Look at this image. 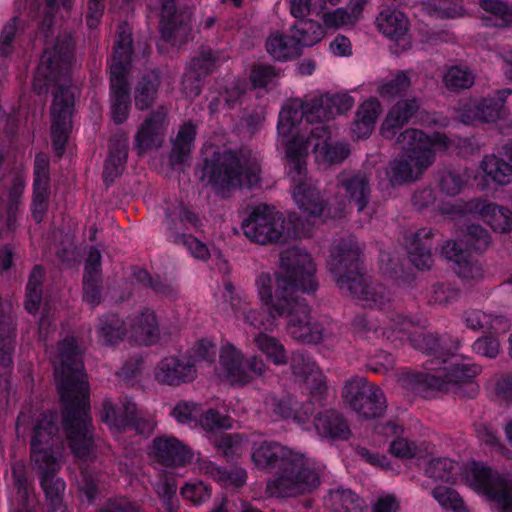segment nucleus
<instances>
[{"label":"nucleus","mask_w":512,"mask_h":512,"mask_svg":"<svg viewBox=\"0 0 512 512\" xmlns=\"http://www.w3.org/2000/svg\"><path fill=\"white\" fill-rule=\"evenodd\" d=\"M57 422L56 411L43 413L34 426L30 443L31 463L40 474V486L52 511L62 507V496L66 488L64 480L56 477L65 450Z\"/></svg>","instance_id":"obj_7"},{"label":"nucleus","mask_w":512,"mask_h":512,"mask_svg":"<svg viewBox=\"0 0 512 512\" xmlns=\"http://www.w3.org/2000/svg\"><path fill=\"white\" fill-rule=\"evenodd\" d=\"M403 155L391 161L386 174L391 185H402L416 181L434 163L436 152L446 151L452 141L446 134H427L416 128H409L397 137Z\"/></svg>","instance_id":"obj_10"},{"label":"nucleus","mask_w":512,"mask_h":512,"mask_svg":"<svg viewBox=\"0 0 512 512\" xmlns=\"http://www.w3.org/2000/svg\"><path fill=\"white\" fill-rule=\"evenodd\" d=\"M458 470L457 462L449 458H436L428 463L425 474L435 481L454 482Z\"/></svg>","instance_id":"obj_52"},{"label":"nucleus","mask_w":512,"mask_h":512,"mask_svg":"<svg viewBox=\"0 0 512 512\" xmlns=\"http://www.w3.org/2000/svg\"><path fill=\"white\" fill-rule=\"evenodd\" d=\"M164 211L166 237L175 244L185 246L194 258L207 260L210 256L208 246L194 236L185 233L189 229H199L200 220L197 215L179 200L167 203Z\"/></svg>","instance_id":"obj_16"},{"label":"nucleus","mask_w":512,"mask_h":512,"mask_svg":"<svg viewBox=\"0 0 512 512\" xmlns=\"http://www.w3.org/2000/svg\"><path fill=\"white\" fill-rule=\"evenodd\" d=\"M203 175L223 198L236 188L256 186L260 181V165L248 149H218L205 158Z\"/></svg>","instance_id":"obj_11"},{"label":"nucleus","mask_w":512,"mask_h":512,"mask_svg":"<svg viewBox=\"0 0 512 512\" xmlns=\"http://www.w3.org/2000/svg\"><path fill=\"white\" fill-rule=\"evenodd\" d=\"M132 30L123 22L119 24L110 63V112L116 124L124 123L130 112V87L128 71L132 56Z\"/></svg>","instance_id":"obj_13"},{"label":"nucleus","mask_w":512,"mask_h":512,"mask_svg":"<svg viewBox=\"0 0 512 512\" xmlns=\"http://www.w3.org/2000/svg\"><path fill=\"white\" fill-rule=\"evenodd\" d=\"M469 485L493 501L499 512H512V478L505 477L479 463L468 471Z\"/></svg>","instance_id":"obj_20"},{"label":"nucleus","mask_w":512,"mask_h":512,"mask_svg":"<svg viewBox=\"0 0 512 512\" xmlns=\"http://www.w3.org/2000/svg\"><path fill=\"white\" fill-rule=\"evenodd\" d=\"M419 108V100L415 97L397 101L389 109L381 125V135L386 139L394 138L398 131L414 117Z\"/></svg>","instance_id":"obj_35"},{"label":"nucleus","mask_w":512,"mask_h":512,"mask_svg":"<svg viewBox=\"0 0 512 512\" xmlns=\"http://www.w3.org/2000/svg\"><path fill=\"white\" fill-rule=\"evenodd\" d=\"M280 74L273 66L259 64L252 68L250 81L254 88H266L274 85Z\"/></svg>","instance_id":"obj_60"},{"label":"nucleus","mask_w":512,"mask_h":512,"mask_svg":"<svg viewBox=\"0 0 512 512\" xmlns=\"http://www.w3.org/2000/svg\"><path fill=\"white\" fill-rule=\"evenodd\" d=\"M290 366L293 375L306 385L310 402L317 406L325 405L328 387L326 378L316 362L306 353L297 351L291 356Z\"/></svg>","instance_id":"obj_24"},{"label":"nucleus","mask_w":512,"mask_h":512,"mask_svg":"<svg viewBox=\"0 0 512 512\" xmlns=\"http://www.w3.org/2000/svg\"><path fill=\"white\" fill-rule=\"evenodd\" d=\"M266 50L271 57L278 61H287L300 54L297 41L292 35L272 33L266 41Z\"/></svg>","instance_id":"obj_48"},{"label":"nucleus","mask_w":512,"mask_h":512,"mask_svg":"<svg viewBox=\"0 0 512 512\" xmlns=\"http://www.w3.org/2000/svg\"><path fill=\"white\" fill-rule=\"evenodd\" d=\"M344 402L359 417L371 419L381 416L387 407L385 395L380 387L360 376L347 380L342 391Z\"/></svg>","instance_id":"obj_19"},{"label":"nucleus","mask_w":512,"mask_h":512,"mask_svg":"<svg viewBox=\"0 0 512 512\" xmlns=\"http://www.w3.org/2000/svg\"><path fill=\"white\" fill-rule=\"evenodd\" d=\"M314 427L321 438L328 440H347L351 434L347 420L334 409L318 413L314 418Z\"/></svg>","instance_id":"obj_38"},{"label":"nucleus","mask_w":512,"mask_h":512,"mask_svg":"<svg viewBox=\"0 0 512 512\" xmlns=\"http://www.w3.org/2000/svg\"><path fill=\"white\" fill-rule=\"evenodd\" d=\"M197 470L220 484L222 487H240L247 480V472L241 467L227 470L207 458L196 460Z\"/></svg>","instance_id":"obj_39"},{"label":"nucleus","mask_w":512,"mask_h":512,"mask_svg":"<svg viewBox=\"0 0 512 512\" xmlns=\"http://www.w3.org/2000/svg\"><path fill=\"white\" fill-rule=\"evenodd\" d=\"M216 346L208 339H201L197 341L193 347L188 350V361H191L196 368L203 366H211L216 357Z\"/></svg>","instance_id":"obj_53"},{"label":"nucleus","mask_w":512,"mask_h":512,"mask_svg":"<svg viewBox=\"0 0 512 512\" xmlns=\"http://www.w3.org/2000/svg\"><path fill=\"white\" fill-rule=\"evenodd\" d=\"M55 326L45 307L39 321V338L54 366V376L62 403V423L72 454L83 461L93 458V426L90 417L89 383L82 353L74 337L64 338L55 351L47 342Z\"/></svg>","instance_id":"obj_2"},{"label":"nucleus","mask_w":512,"mask_h":512,"mask_svg":"<svg viewBox=\"0 0 512 512\" xmlns=\"http://www.w3.org/2000/svg\"><path fill=\"white\" fill-rule=\"evenodd\" d=\"M241 229L248 240L263 246L284 243L290 237L283 213L265 203L251 209Z\"/></svg>","instance_id":"obj_15"},{"label":"nucleus","mask_w":512,"mask_h":512,"mask_svg":"<svg viewBox=\"0 0 512 512\" xmlns=\"http://www.w3.org/2000/svg\"><path fill=\"white\" fill-rule=\"evenodd\" d=\"M432 496L439 505L453 512H469L460 495L453 489L447 487H436L432 490Z\"/></svg>","instance_id":"obj_56"},{"label":"nucleus","mask_w":512,"mask_h":512,"mask_svg":"<svg viewBox=\"0 0 512 512\" xmlns=\"http://www.w3.org/2000/svg\"><path fill=\"white\" fill-rule=\"evenodd\" d=\"M308 149L312 147L315 161L321 165H332L343 162L350 154V147L343 141H331V133L327 125L315 126L307 136Z\"/></svg>","instance_id":"obj_26"},{"label":"nucleus","mask_w":512,"mask_h":512,"mask_svg":"<svg viewBox=\"0 0 512 512\" xmlns=\"http://www.w3.org/2000/svg\"><path fill=\"white\" fill-rule=\"evenodd\" d=\"M291 35L298 47H310L319 43L326 34L323 26L312 19L301 18L291 27Z\"/></svg>","instance_id":"obj_46"},{"label":"nucleus","mask_w":512,"mask_h":512,"mask_svg":"<svg viewBox=\"0 0 512 512\" xmlns=\"http://www.w3.org/2000/svg\"><path fill=\"white\" fill-rule=\"evenodd\" d=\"M233 294L234 288L232 284L226 283L225 297L230 298L231 308L236 317L242 316L246 324L259 330V332H273L276 327L275 317L278 316V314L273 311L269 305H267V307L270 309V313L267 314L260 310L251 309L249 303L239 297H235ZM261 303L266 306L262 301Z\"/></svg>","instance_id":"obj_32"},{"label":"nucleus","mask_w":512,"mask_h":512,"mask_svg":"<svg viewBox=\"0 0 512 512\" xmlns=\"http://www.w3.org/2000/svg\"><path fill=\"white\" fill-rule=\"evenodd\" d=\"M281 271L273 278L268 272H261L255 281L257 294L264 304L269 305L278 316H287V332L296 341L316 344L333 332V327L324 328L312 321L310 309L300 294L315 293L318 282L315 278L316 265L311 255L299 247H291L280 254Z\"/></svg>","instance_id":"obj_1"},{"label":"nucleus","mask_w":512,"mask_h":512,"mask_svg":"<svg viewBox=\"0 0 512 512\" xmlns=\"http://www.w3.org/2000/svg\"><path fill=\"white\" fill-rule=\"evenodd\" d=\"M511 94L512 89L506 88L498 90L493 98L461 100L457 108L458 118L464 124L495 122L506 114L505 100Z\"/></svg>","instance_id":"obj_23"},{"label":"nucleus","mask_w":512,"mask_h":512,"mask_svg":"<svg viewBox=\"0 0 512 512\" xmlns=\"http://www.w3.org/2000/svg\"><path fill=\"white\" fill-rule=\"evenodd\" d=\"M473 351L487 358H496L500 352V342L496 336L487 335L478 338L472 345Z\"/></svg>","instance_id":"obj_64"},{"label":"nucleus","mask_w":512,"mask_h":512,"mask_svg":"<svg viewBox=\"0 0 512 512\" xmlns=\"http://www.w3.org/2000/svg\"><path fill=\"white\" fill-rule=\"evenodd\" d=\"M376 27L386 38L397 43L400 50L411 46L409 35V20L406 15L396 8H386L379 12L375 21Z\"/></svg>","instance_id":"obj_31"},{"label":"nucleus","mask_w":512,"mask_h":512,"mask_svg":"<svg viewBox=\"0 0 512 512\" xmlns=\"http://www.w3.org/2000/svg\"><path fill=\"white\" fill-rule=\"evenodd\" d=\"M182 497L193 505H201L210 499L212 494L211 487L200 480L187 482L181 489Z\"/></svg>","instance_id":"obj_57"},{"label":"nucleus","mask_w":512,"mask_h":512,"mask_svg":"<svg viewBox=\"0 0 512 512\" xmlns=\"http://www.w3.org/2000/svg\"><path fill=\"white\" fill-rule=\"evenodd\" d=\"M410 74L409 70H399L389 78L375 80L373 83L376 86V92L386 101L405 96L411 88Z\"/></svg>","instance_id":"obj_41"},{"label":"nucleus","mask_w":512,"mask_h":512,"mask_svg":"<svg viewBox=\"0 0 512 512\" xmlns=\"http://www.w3.org/2000/svg\"><path fill=\"white\" fill-rule=\"evenodd\" d=\"M472 178V171L457 165L445 167L438 174L440 190L448 196L458 195Z\"/></svg>","instance_id":"obj_43"},{"label":"nucleus","mask_w":512,"mask_h":512,"mask_svg":"<svg viewBox=\"0 0 512 512\" xmlns=\"http://www.w3.org/2000/svg\"><path fill=\"white\" fill-rule=\"evenodd\" d=\"M269 367L258 355L246 358L244 353L230 342L221 345L219 351V375L236 386H246L255 378L264 377Z\"/></svg>","instance_id":"obj_17"},{"label":"nucleus","mask_w":512,"mask_h":512,"mask_svg":"<svg viewBox=\"0 0 512 512\" xmlns=\"http://www.w3.org/2000/svg\"><path fill=\"white\" fill-rule=\"evenodd\" d=\"M200 411L201 407L198 403L183 400L174 406L171 414L178 423L197 427Z\"/></svg>","instance_id":"obj_59"},{"label":"nucleus","mask_w":512,"mask_h":512,"mask_svg":"<svg viewBox=\"0 0 512 512\" xmlns=\"http://www.w3.org/2000/svg\"><path fill=\"white\" fill-rule=\"evenodd\" d=\"M168 127L167 110L160 107L152 112L139 126L134 148L139 155L161 146Z\"/></svg>","instance_id":"obj_29"},{"label":"nucleus","mask_w":512,"mask_h":512,"mask_svg":"<svg viewBox=\"0 0 512 512\" xmlns=\"http://www.w3.org/2000/svg\"><path fill=\"white\" fill-rule=\"evenodd\" d=\"M120 404V407H116L110 400L103 402L101 420L110 429L119 432L131 428L140 435H149L153 432L155 420L151 416H139L137 407L131 399L125 397Z\"/></svg>","instance_id":"obj_21"},{"label":"nucleus","mask_w":512,"mask_h":512,"mask_svg":"<svg viewBox=\"0 0 512 512\" xmlns=\"http://www.w3.org/2000/svg\"><path fill=\"white\" fill-rule=\"evenodd\" d=\"M374 318L371 314L357 315L352 322L355 332L374 331L377 335H381L391 342H409L412 345V339H417L424 328L400 314L389 317V323L383 327Z\"/></svg>","instance_id":"obj_22"},{"label":"nucleus","mask_w":512,"mask_h":512,"mask_svg":"<svg viewBox=\"0 0 512 512\" xmlns=\"http://www.w3.org/2000/svg\"><path fill=\"white\" fill-rule=\"evenodd\" d=\"M245 443L247 437L243 434H222L214 441V446L221 450L225 457H231L237 454Z\"/></svg>","instance_id":"obj_61"},{"label":"nucleus","mask_w":512,"mask_h":512,"mask_svg":"<svg viewBox=\"0 0 512 512\" xmlns=\"http://www.w3.org/2000/svg\"><path fill=\"white\" fill-rule=\"evenodd\" d=\"M128 157V136L125 133L115 135L109 145L108 157L105 161L103 178L110 185L124 171Z\"/></svg>","instance_id":"obj_40"},{"label":"nucleus","mask_w":512,"mask_h":512,"mask_svg":"<svg viewBox=\"0 0 512 512\" xmlns=\"http://www.w3.org/2000/svg\"><path fill=\"white\" fill-rule=\"evenodd\" d=\"M412 347L433 358L425 363L426 372L402 371L397 381L403 389L421 397L429 398L434 391L469 382L481 372L469 357L447 352L436 335L426 334L423 329L417 339H412Z\"/></svg>","instance_id":"obj_5"},{"label":"nucleus","mask_w":512,"mask_h":512,"mask_svg":"<svg viewBox=\"0 0 512 512\" xmlns=\"http://www.w3.org/2000/svg\"><path fill=\"white\" fill-rule=\"evenodd\" d=\"M483 10L481 21L487 27H506L512 25V6L502 0H481Z\"/></svg>","instance_id":"obj_45"},{"label":"nucleus","mask_w":512,"mask_h":512,"mask_svg":"<svg viewBox=\"0 0 512 512\" xmlns=\"http://www.w3.org/2000/svg\"><path fill=\"white\" fill-rule=\"evenodd\" d=\"M151 455L160 464L180 467L190 463L194 452L174 436L156 437L152 442Z\"/></svg>","instance_id":"obj_30"},{"label":"nucleus","mask_w":512,"mask_h":512,"mask_svg":"<svg viewBox=\"0 0 512 512\" xmlns=\"http://www.w3.org/2000/svg\"><path fill=\"white\" fill-rule=\"evenodd\" d=\"M45 277L44 269L37 265L31 271L26 287L25 309L30 314H36L42 299V282Z\"/></svg>","instance_id":"obj_51"},{"label":"nucleus","mask_w":512,"mask_h":512,"mask_svg":"<svg viewBox=\"0 0 512 512\" xmlns=\"http://www.w3.org/2000/svg\"><path fill=\"white\" fill-rule=\"evenodd\" d=\"M431 236V229L422 228L405 237L409 260L418 270H428L433 264Z\"/></svg>","instance_id":"obj_36"},{"label":"nucleus","mask_w":512,"mask_h":512,"mask_svg":"<svg viewBox=\"0 0 512 512\" xmlns=\"http://www.w3.org/2000/svg\"><path fill=\"white\" fill-rule=\"evenodd\" d=\"M12 303L0 300V388H9L12 372V352L15 338V325L11 316Z\"/></svg>","instance_id":"obj_28"},{"label":"nucleus","mask_w":512,"mask_h":512,"mask_svg":"<svg viewBox=\"0 0 512 512\" xmlns=\"http://www.w3.org/2000/svg\"><path fill=\"white\" fill-rule=\"evenodd\" d=\"M325 506L333 512H357L361 508L360 498L346 488L331 489L324 500Z\"/></svg>","instance_id":"obj_49"},{"label":"nucleus","mask_w":512,"mask_h":512,"mask_svg":"<svg viewBox=\"0 0 512 512\" xmlns=\"http://www.w3.org/2000/svg\"><path fill=\"white\" fill-rule=\"evenodd\" d=\"M438 211L451 218L478 215L490 228L498 233H508L512 229V211L506 207L474 198L467 202L457 201L437 206Z\"/></svg>","instance_id":"obj_18"},{"label":"nucleus","mask_w":512,"mask_h":512,"mask_svg":"<svg viewBox=\"0 0 512 512\" xmlns=\"http://www.w3.org/2000/svg\"><path fill=\"white\" fill-rule=\"evenodd\" d=\"M154 487L157 495L162 499L166 511L177 512L178 505L175 502L177 485L174 478L170 476H163Z\"/></svg>","instance_id":"obj_58"},{"label":"nucleus","mask_w":512,"mask_h":512,"mask_svg":"<svg viewBox=\"0 0 512 512\" xmlns=\"http://www.w3.org/2000/svg\"><path fill=\"white\" fill-rule=\"evenodd\" d=\"M160 85L159 73L151 70L144 74L134 91L135 106L138 110L148 109L155 101Z\"/></svg>","instance_id":"obj_47"},{"label":"nucleus","mask_w":512,"mask_h":512,"mask_svg":"<svg viewBox=\"0 0 512 512\" xmlns=\"http://www.w3.org/2000/svg\"><path fill=\"white\" fill-rule=\"evenodd\" d=\"M268 333L265 331L255 334L253 336V344L274 365H286L288 363V355L284 344L280 339Z\"/></svg>","instance_id":"obj_44"},{"label":"nucleus","mask_w":512,"mask_h":512,"mask_svg":"<svg viewBox=\"0 0 512 512\" xmlns=\"http://www.w3.org/2000/svg\"><path fill=\"white\" fill-rule=\"evenodd\" d=\"M191 14L177 11L175 0H161L160 34L172 46L186 43L191 33Z\"/></svg>","instance_id":"obj_25"},{"label":"nucleus","mask_w":512,"mask_h":512,"mask_svg":"<svg viewBox=\"0 0 512 512\" xmlns=\"http://www.w3.org/2000/svg\"><path fill=\"white\" fill-rule=\"evenodd\" d=\"M365 5V0H350L344 7L321 11L323 28L338 30L354 26L362 18Z\"/></svg>","instance_id":"obj_37"},{"label":"nucleus","mask_w":512,"mask_h":512,"mask_svg":"<svg viewBox=\"0 0 512 512\" xmlns=\"http://www.w3.org/2000/svg\"><path fill=\"white\" fill-rule=\"evenodd\" d=\"M154 380L161 385L178 387L197 378L195 365L187 357L169 355L163 357L153 369Z\"/></svg>","instance_id":"obj_27"},{"label":"nucleus","mask_w":512,"mask_h":512,"mask_svg":"<svg viewBox=\"0 0 512 512\" xmlns=\"http://www.w3.org/2000/svg\"><path fill=\"white\" fill-rule=\"evenodd\" d=\"M252 461L260 469H279L277 477L267 483L270 496L294 497L320 484L319 473L303 455L277 442L264 441L255 446Z\"/></svg>","instance_id":"obj_6"},{"label":"nucleus","mask_w":512,"mask_h":512,"mask_svg":"<svg viewBox=\"0 0 512 512\" xmlns=\"http://www.w3.org/2000/svg\"><path fill=\"white\" fill-rule=\"evenodd\" d=\"M307 150L301 143L292 141L287 144V175L291 182V194L297 207L304 213L315 217L341 218L347 212L352 201L362 211L370 197V185L366 175L361 172L343 171L337 176L338 187L345 196L335 207L326 206L317 187V182L308 176Z\"/></svg>","instance_id":"obj_3"},{"label":"nucleus","mask_w":512,"mask_h":512,"mask_svg":"<svg viewBox=\"0 0 512 512\" xmlns=\"http://www.w3.org/2000/svg\"><path fill=\"white\" fill-rule=\"evenodd\" d=\"M97 339L105 346H115L126 339L130 343L141 346L155 345L160 339V327L155 312L144 308L122 320L116 314H108L99 318Z\"/></svg>","instance_id":"obj_12"},{"label":"nucleus","mask_w":512,"mask_h":512,"mask_svg":"<svg viewBox=\"0 0 512 512\" xmlns=\"http://www.w3.org/2000/svg\"><path fill=\"white\" fill-rule=\"evenodd\" d=\"M427 12L440 19L458 18L463 15V8L458 0H429Z\"/></svg>","instance_id":"obj_55"},{"label":"nucleus","mask_w":512,"mask_h":512,"mask_svg":"<svg viewBox=\"0 0 512 512\" xmlns=\"http://www.w3.org/2000/svg\"><path fill=\"white\" fill-rule=\"evenodd\" d=\"M73 39L70 34L58 36L52 47H46L33 79V90L41 95L50 86L58 89L51 106V136L54 150L61 156L65 150L72 128V108L74 92L65 83L73 59Z\"/></svg>","instance_id":"obj_4"},{"label":"nucleus","mask_w":512,"mask_h":512,"mask_svg":"<svg viewBox=\"0 0 512 512\" xmlns=\"http://www.w3.org/2000/svg\"><path fill=\"white\" fill-rule=\"evenodd\" d=\"M354 106V99L347 93L320 94L306 97L305 100L291 99L279 112L277 123L278 140L287 152V144L292 141L301 143L308 151L307 124L325 125L324 122L349 111Z\"/></svg>","instance_id":"obj_8"},{"label":"nucleus","mask_w":512,"mask_h":512,"mask_svg":"<svg viewBox=\"0 0 512 512\" xmlns=\"http://www.w3.org/2000/svg\"><path fill=\"white\" fill-rule=\"evenodd\" d=\"M475 81V75L466 65H452L446 69L442 82L449 91L458 92L469 89Z\"/></svg>","instance_id":"obj_50"},{"label":"nucleus","mask_w":512,"mask_h":512,"mask_svg":"<svg viewBox=\"0 0 512 512\" xmlns=\"http://www.w3.org/2000/svg\"><path fill=\"white\" fill-rule=\"evenodd\" d=\"M217 57L210 50H202L194 57L187 70L193 71L198 77L204 78L216 67Z\"/></svg>","instance_id":"obj_62"},{"label":"nucleus","mask_w":512,"mask_h":512,"mask_svg":"<svg viewBox=\"0 0 512 512\" xmlns=\"http://www.w3.org/2000/svg\"><path fill=\"white\" fill-rule=\"evenodd\" d=\"M50 190L47 187H33L31 212L36 222H41L48 208Z\"/></svg>","instance_id":"obj_63"},{"label":"nucleus","mask_w":512,"mask_h":512,"mask_svg":"<svg viewBox=\"0 0 512 512\" xmlns=\"http://www.w3.org/2000/svg\"><path fill=\"white\" fill-rule=\"evenodd\" d=\"M196 134L197 126L191 121L184 123L179 128L176 137L172 140L170 162L173 167L185 163L189 158Z\"/></svg>","instance_id":"obj_42"},{"label":"nucleus","mask_w":512,"mask_h":512,"mask_svg":"<svg viewBox=\"0 0 512 512\" xmlns=\"http://www.w3.org/2000/svg\"><path fill=\"white\" fill-rule=\"evenodd\" d=\"M486 182L507 185L512 182V143L503 146L499 155L488 154L479 165Z\"/></svg>","instance_id":"obj_34"},{"label":"nucleus","mask_w":512,"mask_h":512,"mask_svg":"<svg viewBox=\"0 0 512 512\" xmlns=\"http://www.w3.org/2000/svg\"><path fill=\"white\" fill-rule=\"evenodd\" d=\"M316 405L308 399L307 404H299L292 396L278 398L267 396L264 401V409L273 420L293 419L298 424H306L313 413L311 405Z\"/></svg>","instance_id":"obj_33"},{"label":"nucleus","mask_w":512,"mask_h":512,"mask_svg":"<svg viewBox=\"0 0 512 512\" xmlns=\"http://www.w3.org/2000/svg\"><path fill=\"white\" fill-rule=\"evenodd\" d=\"M361 249L354 237L335 244L328 268L340 290L361 301L363 305L384 309L391 303V294L382 284H369L362 272Z\"/></svg>","instance_id":"obj_9"},{"label":"nucleus","mask_w":512,"mask_h":512,"mask_svg":"<svg viewBox=\"0 0 512 512\" xmlns=\"http://www.w3.org/2000/svg\"><path fill=\"white\" fill-rule=\"evenodd\" d=\"M491 245V237L480 225L471 224L466 229V240L447 241L441 254L455 265L456 274L465 280H480L484 275L482 263L471 256L470 251L485 252Z\"/></svg>","instance_id":"obj_14"},{"label":"nucleus","mask_w":512,"mask_h":512,"mask_svg":"<svg viewBox=\"0 0 512 512\" xmlns=\"http://www.w3.org/2000/svg\"><path fill=\"white\" fill-rule=\"evenodd\" d=\"M198 426L208 433L233 428V419L228 415L220 414L216 409L210 408L199 412Z\"/></svg>","instance_id":"obj_54"}]
</instances>
